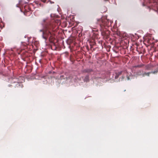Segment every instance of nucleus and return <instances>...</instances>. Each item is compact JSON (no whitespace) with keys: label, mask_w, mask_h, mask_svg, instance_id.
<instances>
[{"label":"nucleus","mask_w":158,"mask_h":158,"mask_svg":"<svg viewBox=\"0 0 158 158\" xmlns=\"http://www.w3.org/2000/svg\"><path fill=\"white\" fill-rule=\"evenodd\" d=\"M46 0H41V1L44 2H45Z\"/></svg>","instance_id":"nucleus-13"},{"label":"nucleus","mask_w":158,"mask_h":158,"mask_svg":"<svg viewBox=\"0 0 158 158\" xmlns=\"http://www.w3.org/2000/svg\"><path fill=\"white\" fill-rule=\"evenodd\" d=\"M144 64H140L139 65H137L135 66H134V68H141L144 66Z\"/></svg>","instance_id":"nucleus-6"},{"label":"nucleus","mask_w":158,"mask_h":158,"mask_svg":"<svg viewBox=\"0 0 158 158\" xmlns=\"http://www.w3.org/2000/svg\"><path fill=\"white\" fill-rule=\"evenodd\" d=\"M144 66L145 67V69L147 70H150L152 69L153 67V65L149 64L144 65Z\"/></svg>","instance_id":"nucleus-4"},{"label":"nucleus","mask_w":158,"mask_h":158,"mask_svg":"<svg viewBox=\"0 0 158 158\" xmlns=\"http://www.w3.org/2000/svg\"><path fill=\"white\" fill-rule=\"evenodd\" d=\"M13 81L14 82V83H19V82L18 81H15V80H17V79H16V78H14L13 79Z\"/></svg>","instance_id":"nucleus-9"},{"label":"nucleus","mask_w":158,"mask_h":158,"mask_svg":"<svg viewBox=\"0 0 158 158\" xmlns=\"http://www.w3.org/2000/svg\"><path fill=\"white\" fill-rule=\"evenodd\" d=\"M93 31H96V30H93Z\"/></svg>","instance_id":"nucleus-16"},{"label":"nucleus","mask_w":158,"mask_h":158,"mask_svg":"<svg viewBox=\"0 0 158 158\" xmlns=\"http://www.w3.org/2000/svg\"><path fill=\"white\" fill-rule=\"evenodd\" d=\"M92 71V70L90 69H87L84 70V72L90 73Z\"/></svg>","instance_id":"nucleus-7"},{"label":"nucleus","mask_w":158,"mask_h":158,"mask_svg":"<svg viewBox=\"0 0 158 158\" xmlns=\"http://www.w3.org/2000/svg\"><path fill=\"white\" fill-rule=\"evenodd\" d=\"M12 85H8L9 87H11L12 86Z\"/></svg>","instance_id":"nucleus-14"},{"label":"nucleus","mask_w":158,"mask_h":158,"mask_svg":"<svg viewBox=\"0 0 158 158\" xmlns=\"http://www.w3.org/2000/svg\"><path fill=\"white\" fill-rule=\"evenodd\" d=\"M48 19H44L42 21V24L44 26L43 28L40 30V32H42V36L43 38L46 40L48 37L51 35V31L53 30L54 26L53 23H47Z\"/></svg>","instance_id":"nucleus-1"},{"label":"nucleus","mask_w":158,"mask_h":158,"mask_svg":"<svg viewBox=\"0 0 158 158\" xmlns=\"http://www.w3.org/2000/svg\"><path fill=\"white\" fill-rule=\"evenodd\" d=\"M155 71H157V73L158 72V68L156 70H155Z\"/></svg>","instance_id":"nucleus-15"},{"label":"nucleus","mask_w":158,"mask_h":158,"mask_svg":"<svg viewBox=\"0 0 158 158\" xmlns=\"http://www.w3.org/2000/svg\"><path fill=\"white\" fill-rule=\"evenodd\" d=\"M136 74L137 75L139 76L142 75V74L141 73V71L139 70L136 72Z\"/></svg>","instance_id":"nucleus-8"},{"label":"nucleus","mask_w":158,"mask_h":158,"mask_svg":"<svg viewBox=\"0 0 158 158\" xmlns=\"http://www.w3.org/2000/svg\"><path fill=\"white\" fill-rule=\"evenodd\" d=\"M157 73V71H152L151 72H149L148 73H146L144 72V73H143L142 74V76L143 77H144L145 76H149L150 75V74L151 73H153L154 74H156Z\"/></svg>","instance_id":"nucleus-3"},{"label":"nucleus","mask_w":158,"mask_h":158,"mask_svg":"<svg viewBox=\"0 0 158 158\" xmlns=\"http://www.w3.org/2000/svg\"><path fill=\"white\" fill-rule=\"evenodd\" d=\"M122 73V72L121 71L120 72H118V73H117L116 74L118 75L119 76L120 75H121Z\"/></svg>","instance_id":"nucleus-10"},{"label":"nucleus","mask_w":158,"mask_h":158,"mask_svg":"<svg viewBox=\"0 0 158 158\" xmlns=\"http://www.w3.org/2000/svg\"><path fill=\"white\" fill-rule=\"evenodd\" d=\"M119 77V76L118 75V74H116V76H115V79H117V78L118 77Z\"/></svg>","instance_id":"nucleus-11"},{"label":"nucleus","mask_w":158,"mask_h":158,"mask_svg":"<svg viewBox=\"0 0 158 158\" xmlns=\"http://www.w3.org/2000/svg\"><path fill=\"white\" fill-rule=\"evenodd\" d=\"M98 23L100 27V30L102 35L107 38H108L110 34V31L107 30H104L103 28L106 29L107 27H109V20L105 18H102L98 20Z\"/></svg>","instance_id":"nucleus-2"},{"label":"nucleus","mask_w":158,"mask_h":158,"mask_svg":"<svg viewBox=\"0 0 158 158\" xmlns=\"http://www.w3.org/2000/svg\"><path fill=\"white\" fill-rule=\"evenodd\" d=\"M127 80H130V78L129 77V76H127Z\"/></svg>","instance_id":"nucleus-12"},{"label":"nucleus","mask_w":158,"mask_h":158,"mask_svg":"<svg viewBox=\"0 0 158 158\" xmlns=\"http://www.w3.org/2000/svg\"><path fill=\"white\" fill-rule=\"evenodd\" d=\"M89 76H86L85 77V78L84 79V82H89Z\"/></svg>","instance_id":"nucleus-5"}]
</instances>
